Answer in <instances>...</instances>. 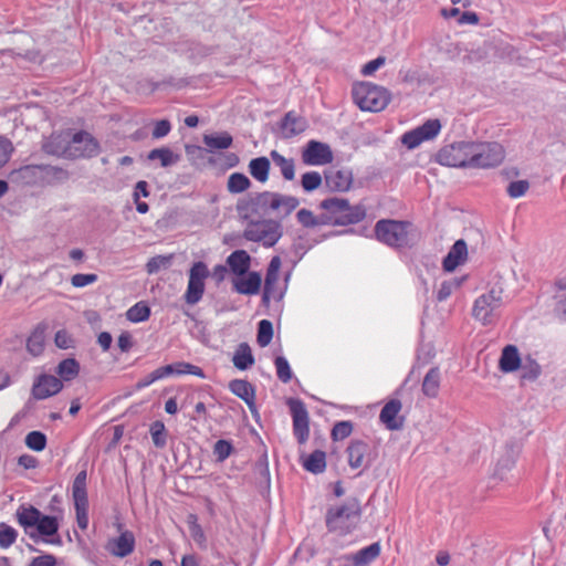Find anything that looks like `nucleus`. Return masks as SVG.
<instances>
[{
  "label": "nucleus",
  "mask_w": 566,
  "mask_h": 566,
  "mask_svg": "<svg viewBox=\"0 0 566 566\" xmlns=\"http://www.w3.org/2000/svg\"><path fill=\"white\" fill-rule=\"evenodd\" d=\"M112 335L108 332H102L97 336V343L104 352H107L112 345Z\"/></svg>",
  "instance_id": "64"
},
{
  "label": "nucleus",
  "mask_w": 566,
  "mask_h": 566,
  "mask_svg": "<svg viewBox=\"0 0 566 566\" xmlns=\"http://www.w3.org/2000/svg\"><path fill=\"white\" fill-rule=\"evenodd\" d=\"M80 364L74 358H66L59 363L56 374L61 381H71L78 376Z\"/></svg>",
  "instance_id": "33"
},
{
  "label": "nucleus",
  "mask_w": 566,
  "mask_h": 566,
  "mask_svg": "<svg viewBox=\"0 0 566 566\" xmlns=\"http://www.w3.org/2000/svg\"><path fill=\"white\" fill-rule=\"evenodd\" d=\"M117 345L123 353H127L133 347V337L128 332H123L117 339Z\"/></svg>",
  "instance_id": "60"
},
{
  "label": "nucleus",
  "mask_w": 566,
  "mask_h": 566,
  "mask_svg": "<svg viewBox=\"0 0 566 566\" xmlns=\"http://www.w3.org/2000/svg\"><path fill=\"white\" fill-rule=\"evenodd\" d=\"M97 281V275L94 273L88 274H74L71 277V283L74 287H84L86 285L93 284Z\"/></svg>",
  "instance_id": "55"
},
{
  "label": "nucleus",
  "mask_w": 566,
  "mask_h": 566,
  "mask_svg": "<svg viewBox=\"0 0 566 566\" xmlns=\"http://www.w3.org/2000/svg\"><path fill=\"white\" fill-rule=\"evenodd\" d=\"M270 157L285 180L291 181L295 178V161L293 158H287L277 150H272Z\"/></svg>",
  "instance_id": "30"
},
{
  "label": "nucleus",
  "mask_w": 566,
  "mask_h": 566,
  "mask_svg": "<svg viewBox=\"0 0 566 566\" xmlns=\"http://www.w3.org/2000/svg\"><path fill=\"white\" fill-rule=\"evenodd\" d=\"M355 105L363 112L378 113L384 111L391 101L390 92L371 82H357L352 87Z\"/></svg>",
  "instance_id": "5"
},
{
  "label": "nucleus",
  "mask_w": 566,
  "mask_h": 566,
  "mask_svg": "<svg viewBox=\"0 0 566 566\" xmlns=\"http://www.w3.org/2000/svg\"><path fill=\"white\" fill-rule=\"evenodd\" d=\"M301 157L303 164L307 166H324L331 164L334 159L329 145L314 139L306 143Z\"/></svg>",
  "instance_id": "15"
},
{
  "label": "nucleus",
  "mask_w": 566,
  "mask_h": 566,
  "mask_svg": "<svg viewBox=\"0 0 566 566\" xmlns=\"http://www.w3.org/2000/svg\"><path fill=\"white\" fill-rule=\"evenodd\" d=\"M25 444L33 451H43L46 447V437L41 431H31L25 437Z\"/></svg>",
  "instance_id": "49"
},
{
  "label": "nucleus",
  "mask_w": 566,
  "mask_h": 566,
  "mask_svg": "<svg viewBox=\"0 0 566 566\" xmlns=\"http://www.w3.org/2000/svg\"><path fill=\"white\" fill-rule=\"evenodd\" d=\"M468 258V248L464 240L460 239L454 242L443 259L442 266L447 272L454 271L460 264L464 263Z\"/></svg>",
  "instance_id": "21"
},
{
  "label": "nucleus",
  "mask_w": 566,
  "mask_h": 566,
  "mask_svg": "<svg viewBox=\"0 0 566 566\" xmlns=\"http://www.w3.org/2000/svg\"><path fill=\"white\" fill-rule=\"evenodd\" d=\"M504 157V148L497 143H473V168L496 167Z\"/></svg>",
  "instance_id": "12"
},
{
  "label": "nucleus",
  "mask_w": 566,
  "mask_h": 566,
  "mask_svg": "<svg viewBox=\"0 0 566 566\" xmlns=\"http://www.w3.org/2000/svg\"><path fill=\"white\" fill-rule=\"evenodd\" d=\"M323 182L322 176L317 171H307L302 175L301 185L306 192L314 191L321 187Z\"/></svg>",
  "instance_id": "48"
},
{
  "label": "nucleus",
  "mask_w": 566,
  "mask_h": 566,
  "mask_svg": "<svg viewBox=\"0 0 566 566\" xmlns=\"http://www.w3.org/2000/svg\"><path fill=\"white\" fill-rule=\"evenodd\" d=\"M502 305V291L492 289L480 295L473 304L472 316L482 325L493 323V313Z\"/></svg>",
  "instance_id": "11"
},
{
  "label": "nucleus",
  "mask_w": 566,
  "mask_h": 566,
  "mask_svg": "<svg viewBox=\"0 0 566 566\" xmlns=\"http://www.w3.org/2000/svg\"><path fill=\"white\" fill-rule=\"evenodd\" d=\"M18 537V532L6 523H0V547H10Z\"/></svg>",
  "instance_id": "51"
},
{
  "label": "nucleus",
  "mask_w": 566,
  "mask_h": 566,
  "mask_svg": "<svg viewBox=\"0 0 566 566\" xmlns=\"http://www.w3.org/2000/svg\"><path fill=\"white\" fill-rule=\"evenodd\" d=\"M232 361L234 367L240 370H245L255 363L254 356L248 343L239 344L234 352Z\"/></svg>",
  "instance_id": "31"
},
{
  "label": "nucleus",
  "mask_w": 566,
  "mask_h": 566,
  "mask_svg": "<svg viewBox=\"0 0 566 566\" xmlns=\"http://www.w3.org/2000/svg\"><path fill=\"white\" fill-rule=\"evenodd\" d=\"M441 123L439 119H428L421 126H418L401 136V143L408 148L413 149L423 142L436 138L441 130Z\"/></svg>",
  "instance_id": "14"
},
{
  "label": "nucleus",
  "mask_w": 566,
  "mask_h": 566,
  "mask_svg": "<svg viewBox=\"0 0 566 566\" xmlns=\"http://www.w3.org/2000/svg\"><path fill=\"white\" fill-rule=\"evenodd\" d=\"M361 518V506L357 499H348L340 505L328 509L326 526L328 531L347 535L353 532Z\"/></svg>",
  "instance_id": "4"
},
{
  "label": "nucleus",
  "mask_w": 566,
  "mask_h": 566,
  "mask_svg": "<svg viewBox=\"0 0 566 566\" xmlns=\"http://www.w3.org/2000/svg\"><path fill=\"white\" fill-rule=\"evenodd\" d=\"M402 403L399 399L389 400L381 409L379 415L380 422L388 430H399L402 428L403 418L399 416Z\"/></svg>",
  "instance_id": "18"
},
{
  "label": "nucleus",
  "mask_w": 566,
  "mask_h": 566,
  "mask_svg": "<svg viewBox=\"0 0 566 566\" xmlns=\"http://www.w3.org/2000/svg\"><path fill=\"white\" fill-rule=\"evenodd\" d=\"M135 536L130 531H124L119 536L111 538L106 544L109 554L116 557H126L134 552Z\"/></svg>",
  "instance_id": "19"
},
{
  "label": "nucleus",
  "mask_w": 566,
  "mask_h": 566,
  "mask_svg": "<svg viewBox=\"0 0 566 566\" xmlns=\"http://www.w3.org/2000/svg\"><path fill=\"white\" fill-rule=\"evenodd\" d=\"M63 389V382L61 379L53 375L40 374L35 377L31 394L36 400H43L52 396L57 395Z\"/></svg>",
  "instance_id": "17"
},
{
  "label": "nucleus",
  "mask_w": 566,
  "mask_h": 566,
  "mask_svg": "<svg viewBox=\"0 0 566 566\" xmlns=\"http://www.w3.org/2000/svg\"><path fill=\"white\" fill-rule=\"evenodd\" d=\"M262 279L258 272H248L243 276L234 277L233 289L239 294L255 295L260 292Z\"/></svg>",
  "instance_id": "20"
},
{
  "label": "nucleus",
  "mask_w": 566,
  "mask_h": 566,
  "mask_svg": "<svg viewBox=\"0 0 566 566\" xmlns=\"http://www.w3.org/2000/svg\"><path fill=\"white\" fill-rule=\"evenodd\" d=\"M232 143L233 138L228 132L203 136V144L209 150L228 149L232 146Z\"/></svg>",
  "instance_id": "34"
},
{
  "label": "nucleus",
  "mask_w": 566,
  "mask_h": 566,
  "mask_svg": "<svg viewBox=\"0 0 566 566\" xmlns=\"http://www.w3.org/2000/svg\"><path fill=\"white\" fill-rule=\"evenodd\" d=\"M12 150L13 147L11 142L6 137L0 136V168L8 163Z\"/></svg>",
  "instance_id": "56"
},
{
  "label": "nucleus",
  "mask_w": 566,
  "mask_h": 566,
  "mask_svg": "<svg viewBox=\"0 0 566 566\" xmlns=\"http://www.w3.org/2000/svg\"><path fill=\"white\" fill-rule=\"evenodd\" d=\"M440 389V369L432 367L422 381V392L429 398H436Z\"/></svg>",
  "instance_id": "32"
},
{
  "label": "nucleus",
  "mask_w": 566,
  "mask_h": 566,
  "mask_svg": "<svg viewBox=\"0 0 566 566\" xmlns=\"http://www.w3.org/2000/svg\"><path fill=\"white\" fill-rule=\"evenodd\" d=\"M303 467L312 473H321L326 468V454L321 450H315L303 461Z\"/></svg>",
  "instance_id": "35"
},
{
  "label": "nucleus",
  "mask_w": 566,
  "mask_h": 566,
  "mask_svg": "<svg viewBox=\"0 0 566 566\" xmlns=\"http://www.w3.org/2000/svg\"><path fill=\"white\" fill-rule=\"evenodd\" d=\"M281 130L285 138L294 137L305 130V122L294 112H289L282 120Z\"/></svg>",
  "instance_id": "27"
},
{
  "label": "nucleus",
  "mask_w": 566,
  "mask_h": 566,
  "mask_svg": "<svg viewBox=\"0 0 566 566\" xmlns=\"http://www.w3.org/2000/svg\"><path fill=\"white\" fill-rule=\"evenodd\" d=\"M280 280V275L276 274H266L264 282V292L263 300L269 302L271 298H280L281 293L277 291L276 286Z\"/></svg>",
  "instance_id": "45"
},
{
  "label": "nucleus",
  "mask_w": 566,
  "mask_h": 566,
  "mask_svg": "<svg viewBox=\"0 0 566 566\" xmlns=\"http://www.w3.org/2000/svg\"><path fill=\"white\" fill-rule=\"evenodd\" d=\"M541 374V367L538 364H536L535 361H532L530 367L527 368L526 366L523 367V375L522 377L523 378H527V379H535L538 377V375Z\"/></svg>",
  "instance_id": "62"
},
{
  "label": "nucleus",
  "mask_w": 566,
  "mask_h": 566,
  "mask_svg": "<svg viewBox=\"0 0 566 566\" xmlns=\"http://www.w3.org/2000/svg\"><path fill=\"white\" fill-rule=\"evenodd\" d=\"M42 149L44 153L57 157L91 158L99 153V144L85 130H80L72 136L70 132H60L46 137Z\"/></svg>",
  "instance_id": "1"
},
{
  "label": "nucleus",
  "mask_w": 566,
  "mask_h": 566,
  "mask_svg": "<svg viewBox=\"0 0 566 566\" xmlns=\"http://www.w3.org/2000/svg\"><path fill=\"white\" fill-rule=\"evenodd\" d=\"M270 160L268 157L261 156L250 160L249 172L259 182L264 184L269 180Z\"/></svg>",
  "instance_id": "29"
},
{
  "label": "nucleus",
  "mask_w": 566,
  "mask_h": 566,
  "mask_svg": "<svg viewBox=\"0 0 566 566\" xmlns=\"http://www.w3.org/2000/svg\"><path fill=\"white\" fill-rule=\"evenodd\" d=\"M522 364V359L518 349L515 345H506L502 349V354L499 360V368L503 373L516 371Z\"/></svg>",
  "instance_id": "24"
},
{
  "label": "nucleus",
  "mask_w": 566,
  "mask_h": 566,
  "mask_svg": "<svg viewBox=\"0 0 566 566\" xmlns=\"http://www.w3.org/2000/svg\"><path fill=\"white\" fill-rule=\"evenodd\" d=\"M170 129V122L168 119H161L156 122L151 135L154 138H163L169 134Z\"/></svg>",
  "instance_id": "59"
},
{
  "label": "nucleus",
  "mask_w": 566,
  "mask_h": 566,
  "mask_svg": "<svg viewBox=\"0 0 566 566\" xmlns=\"http://www.w3.org/2000/svg\"><path fill=\"white\" fill-rule=\"evenodd\" d=\"M149 160H159L161 167H169L179 161L180 156L167 147L155 148L148 154Z\"/></svg>",
  "instance_id": "36"
},
{
  "label": "nucleus",
  "mask_w": 566,
  "mask_h": 566,
  "mask_svg": "<svg viewBox=\"0 0 566 566\" xmlns=\"http://www.w3.org/2000/svg\"><path fill=\"white\" fill-rule=\"evenodd\" d=\"M323 210V222L328 226H349L363 221L366 209L363 205L352 206L344 198H328L319 203Z\"/></svg>",
  "instance_id": "3"
},
{
  "label": "nucleus",
  "mask_w": 566,
  "mask_h": 566,
  "mask_svg": "<svg viewBox=\"0 0 566 566\" xmlns=\"http://www.w3.org/2000/svg\"><path fill=\"white\" fill-rule=\"evenodd\" d=\"M386 63V59L384 56H378L377 59L375 60H371L369 61L368 63H366L360 73L364 75V76H370L373 75L379 67H381L382 65H385Z\"/></svg>",
  "instance_id": "58"
},
{
  "label": "nucleus",
  "mask_w": 566,
  "mask_h": 566,
  "mask_svg": "<svg viewBox=\"0 0 566 566\" xmlns=\"http://www.w3.org/2000/svg\"><path fill=\"white\" fill-rule=\"evenodd\" d=\"M248 241L259 242L265 248L273 247L282 237V227L274 220H259L248 223L243 231Z\"/></svg>",
  "instance_id": "7"
},
{
  "label": "nucleus",
  "mask_w": 566,
  "mask_h": 566,
  "mask_svg": "<svg viewBox=\"0 0 566 566\" xmlns=\"http://www.w3.org/2000/svg\"><path fill=\"white\" fill-rule=\"evenodd\" d=\"M56 560L52 555H42L32 559L28 566H55Z\"/></svg>",
  "instance_id": "61"
},
{
  "label": "nucleus",
  "mask_w": 566,
  "mask_h": 566,
  "mask_svg": "<svg viewBox=\"0 0 566 566\" xmlns=\"http://www.w3.org/2000/svg\"><path fill=\"white\" fill-rule=\"evenodd\" d=\"M228 271H229V268L227 266V264L226 265H222V264L216 265L212 270L213 280L217 283H221L222 281H224Z\"/></svg>",
  "instance_id": "63"
},
{
  "label": "nucleus",
  "mask_w": 566,
  "mask_h": 566,
  "mask_svg": "<svg viewBox=\"0 0 566 566\" xmlns=\"http://www.w3.org/2000/svg\"><path fill=\"white\" fill-rule=\"evenodd\" d=\"M44 332L36 328L27 340V349L33 356H39L44 350Z\"/></svg>",
  "instance_id": "41"
},
{
  "label": "nucleus",
  "mask_w": 566,
  "mask_h": 566,
  "mask_svg": "<svg viewBox=\"0 0 566 566\" xmlns=\"http://www.w3.org/2000/svg\"><path fill=\"white\" fill-rule=\"evenodd\" d=\"M150 316V308L145 302H138L126 312V318L132 323L145 322Z\"/></svg>",
  "instance_id": "39"
},
{
  "label": "nucleus",
  "mask_w": 566,
  "mask_h": 566,
  "mask_svg": "<svg viewBox=\"0 0 566 566\" xmlns=\"http://www.w3.org/2000/svg\"><path fill=\"white\" fill-rule=\"evenodd\" d=\"M174 254L156 255L148 260L146 263V271L148 274L157 273L160 269H166L171 264Z\"/></svg>",
  "instance_id": "46"
},
{
  "label": "nucleus",
  "mask_w": 566,
  "mask_h": 566,
  "mask_svg": "<svg viewBox=\"0 0 566 566\" xmlns=\"http://www.w3.org/2000/svg\"><path fill=\"white\" fill-rule=\"evenodd\" d=\"M273 338V325L269 319L259 322L256 342L260 347H266Z\"/></svg>",
  "instance_id": "42"
},
{
  "label": "nucleus",
  "mask_w": 566,
  "mask_h": 566,
  "mask_svg": "<svg viewBox=\"0 0 566 566\" xmlns=\"http://www.w3.org/2000/svg\"><path fill=\"white\" fill-rule=\"evenodd\" d=\"M353 423L350 421H338L334 424L333 429H332V432H331V438L334 440V441H340V440H344L346 438H348L352 432H353Z\"/></svg>",
  "instance_id": "50"
},
{
  "label": "nucleus",
  "mask_w": 566,
  "mask_h": 566,
  "mask_svg": "<svg viewBox=\"0 0 566 566\" xmlns=\"http://www.w3.org/2000/svg\"><path fill=\"white\" fill-rule=\"evenodd\" d=\"M87 473L85 470L77 473L72 485V497L74 501L76 522L81 530L88 526V497L86 491Z\"/></svg>",
  "instance_id": "10"
},
{
  "label": "nucleus",
  "mask_w": 566,
  "mask_h": 566,
  "mask_svg": "<svg viewBox=\"0 0 566 566\" xmlns=\"http://www.w3.org/2000/svg\"><path fill=\"white\" fill-rule=\"evenodd\" d=\"M226 264L235 276L245 275L251 266V256L245 250H235L227 256Z\"/></svg>",
  "instance_id": "22"
},
{
  "label": "nucleus",
  "mask_w": 566,
  "mask_h": 566,
  "mask_svg": "<svg viewBox=\"0 0 566 566\" xmlns=\"http://www.w3.org/2000/svg\"><path fill=\"white\" fill-rule=\"evenodd\" d=\"M233 451V447L230 441L220 439L213 446V454L219 462H223L228 459Z\"/></svg>",
  "instance_id": "53"
},
{
  "label": "nucleus",
  "mask_w": 566,
  "mask_h": 566,
  "mask_svg": "<svg viewBox=\"0 0 566 566\" xmlns=\"http://www.w3.org/2000/svg\"><path fill=\"white\" fill-rule=\"evenodd\" d=\"M251 187L250 179L241 172H233L229 176L227 189L230 193H241Z\"/></svg>",
  "instance_id": "38"
},
{
  "label": "nucleus",
  "mask_w": 566,
  "mask_h": 566,
  "mask_svg": "<svg viewBox=\"0 0 566 566\" xmlns=\"http://www.w3.org/2000/svg\"><path fill=\"white\" fill-rule=\"evenodd\" d=\"M153 443L156 448H164L167 444V430L160 420L154 421L149 427Z\"/></svg>",
  "instance_id": "40"
},
{
  "label": "nucleus",
  "mask_w": 566,
  "mask_h": 566,
  "mask_svg": "<svg viewBox=\"0 0 566 566\" xmlns=\"http://www.w3.org/2000/svg\"><path fill=\"white\" fill-rule=\"evenodd\" d=\"M441 165L473 168V143L460 142L443 147L438 153Z\"/></svg>",
  "instance_id": "8"
},
{
  "label": "nucleus",
  "mask_w": 566,
  "mask_h": 566,
  "mask_svg": "<svg viewBox=\"0 0 566 566\" xmlns=\"http://www.w3.org/2000/svg\"><path fill=\"white\" fill-rule=\"evenodd\" d=\"M209 269L202 261L195 262L188 273V284L184 300L189 305L199 303L206 291V280L209 276Z\"/></svg>",
  "instance_id": "9"
},
{
  "label": "nucleus",
  "mask_w": 566,
  "mask_h": 566,
  "mask_svg": "<svg viewBox=\"0 0 566 566\" xmlns=\"http://www.w3.org/2000/svg\"><path fill=\"white\" fill-rule=\"evenodd\" d=\"M368 444L361 440L352 441L347 448L348 464L352 469H358L364 464Z\"/></svg>",
  "instance_id": "28"
},
{
  "label": "nucleus",
  "mask_w": 566,
  "mask_h": 566,
  "mask_svg": "<svg viewBox=\"0 0 566 566\" xmlns=\"http://www.w3.org/2000/svg\"><path fill=\"white\" fill-rule=\"evenodd\" d=\"M410 222L390 219L379 220L375 226V235L378 241L389 247L401 248L409 242Z\"/></svg>",
  "instance_id": "6"
},
{
  "label": "nucleus",
  "mask_w": 566,
  "mask_h": 566,
  "mask_svg": "<svg viewBox=\"0 0 566 566\" xmlns=\"http://www.w3.org/2000/svg\"><path fill=\"white\" fill-rule=\"evenodd\" d=\"M170 368L169 367H159L155 370H153L149 375L144 377L143 379L138 380L135 385L137 390H142L155 381L166 378L169 376Z\"/></svg>",
  "instance_id": "43"
},
{
  "label": "nucleus",
  "mask_w": 566,
  "mask_h": 566,
  "mask_svg": "<svg viewBox=\"0 0 566 566\" xmlns=\"http://www.w3.org/2000/svg\"><path fill=\"white\" fill-rule=\"evenodd\" d=\"M18 523L24 528L30 537H43L46 543L60 542L53 539L57 536L59 521L55 516L44 515L33 505H20L17 509Z\"/></svg>",
  "instance_id": "2"
},
{
  "label": "nucleus",
  "mask_w": 566,
  "mask_h": 566,
  "mask_svg": "<svg viewBox=\"0 0 566 566\" xmlns=\"http://www.w3.org/2000/svg\"><path fill=\"white\" fill-rule=\"evenodd\" d=\"M165 367H169V376L171 375H193L199 378H205L206 375L199 366L192 365L190 363L178 361L176 364L166 365Z\"/></svg>",
  "instance_id": "37"
},
{
  "label": "nucleus",
  "mask_w": 566,
  "mask_h": 566,
  "mask_svg": "<svg viewBox=\"0 0 566 566\" xmlns=\"http://www.w3.org/2000/svg\"><path fill=\"white\" fill-rule=\"evenodd\" d=\"M381 552L380 544L378 542L370 544L356 552L355 554L348 555L345 558L350 560L354 566H366L376 558L379 557Z\"/></svg>",
  "instance_id": "25"
},
{
  "label": "nucleus",
  "mask_w": 566,
  "mask_h": 566,
  "mask_svg": "<svg viewBox=\"0 0 566 566\" xmlns=\"http://www.w3.org/2000/svg\"><path fill=\"white\" fill-rule=\"evenodd\" d=\"M293 420V433L300 444H304L310 438V416L304 402L291 398L287 401Z\"/></svg>",
  "instance_id": "13"
},
{
  "label": "nucleus",
  "mask_w": 566,
  "mask_h": 566,
  "mask_svg": "<svg viewBox=\"0 0 566 566\" xmlns=\"http://www.w3.org/2000/svg\"><path fill=\"white\" fill-rule=\"evenodd\" d=\"M230 391L242 399L249 407L254 405L255 391L253 386L243 379H233L229 382Z\"/></svg>",
  "instance_id": "26"
},
{
  "label": "nucleus",
  "mask_w": 566,
  "mask_h": 566,
  "mask_svg": "<svg viewBox=\"0 0 566 566\" xmlns=\"http://www.w3.org/2000/svg\"><path fill=\"white\" fill-rule=\"evenodd\" d=\"M261 205L283 216L291 214L300 205L296 197L265 191L258 197Z\"/></svg>",
  "instance_id": "16"
},
{
  "label": "nucleus",
  "mask_w": 566,
  "mask_h": 566,
  "mask_svg": "<svg viewBox=\"0 0 566 566\" xmlns=\"http://www.w3.org/2000/svg\"><path fill=\"white\" fill-rule=\"evenodd\" d=\"M464 280L465 277H461L442 282L437 292V300L440 302L446 301L453 293L454 290L459 289L462 285Z\"/></svg>",
  "instance_id": "47"
},
{
  "label": "nucleus",
  "mask_w": 566,
  "mask_h": 566,
  "mask_svg": "<svg viewBox=\"0 0 566 566\" xmlns=\"http://www.w3.org/2000/svg\"><path fill=\"white\" fill-rule=\"evenodd\" d=\"M530 184L526 180L513 181L507 187V193L511 198H520L526 193Z\"/></svg>",
  "instance_id": "54"
},
{
  "label": "nucleus",
  "mask_w": 566,
  "mask_h": 566,
  "mask_svg": "<svg viewBox=\"0 0 566 566\" xmlns=\"http://www.w3.org/2000/svg\"><path fill=\"white\" fill-rule=\"evenodd\" d=\"M297 221L305 228H315L325 226L323 222V213L316 217L311 210L301 209L296 213Z\"/></svg>",
  "instance_id": "44"
},
{
  "label": "nucleus",
  "mask_w": 566,
  "mask_h": 566,
  "mask_svg": "<svg viewBox=\"0 0 566 566\" xmlns=\"http://www.w3.org/2000/svg\"><path fill=\"white\" fill-rule=\"evenodd\" d=\"M277 378L286 384L292 379V370L286 358L279 356L274 360Z\"/></svg>",
  "instance_id": "52"
},
{
  "label": "nucleus",
  "mask_w": 566,
  "mask_h": 566,
  "mask_svg": "<svg viewBox=\"0 0 566 566\" xmlns=\"http://www.w3.org/2000/svg\"><path fill=\"white\" fill-rule=\"evenodd\" d=\"M325 181L334 191H346L352 186L353 176L347 169H331L325 172Z\"/></svg>",
  "instance_id": "23"
},
{
  "label": "nucleus",
  "mask_w": 566,
  "mask_h": 566,
  "mask_svg": "<svg viewBox=\"0 0 566 566\" xmlns=\"http://www.w3.org/2000/svg\"><path fill=\"white\" fill-rule=\"evenodd\" d=\"M55 345L59 348L67 349L73 347L72 336L64 329L57 331L54 338Z\"/></svg>",
  "instance_id": "57"
}]
</instances>
